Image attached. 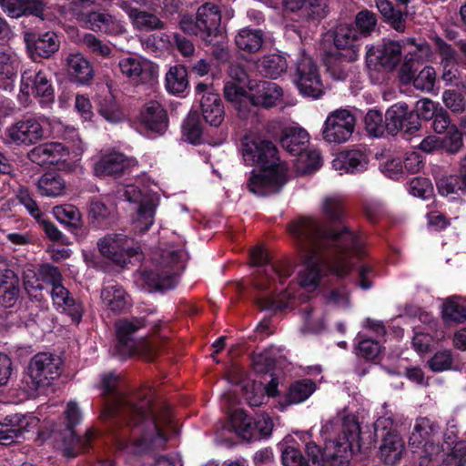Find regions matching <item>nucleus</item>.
Here are the masks:
<instances>
[{
    "label": "nucleus",
    "mask_w": 466,
    "mask_h": 466,
    "mask_svg": "<svg viewBox=\"0 0 466 466\" xmlns=\"http://www.w3.org/2000/svg\"><path fill=\"white\" fill-rule=\"evenodd\" d=\"M289 230L303 259L298 275L299 284L309 291L317 289L324 269L343 278L351 270L352 257L364 254L362 238L345 225L326 230L317 219L302 218L292 222Z\"/></svg>",
    "instance_id": "obj_1"
},
{
    "label": "nucleus",
    "mask_w": 466,
    "mask_h": 466,
    "mask_svg": "<svg viewBox=\"0 0 466 466\" xmlns=\"http://www.w3.org/2000/svg\"><path fill=\"white\" fill-rule=\"evenodd\" d=\"M117 384L118 376L113 372L101 378L102 392L107 396L101 416H119L126 423L115 437L116 449L138 454L163 448L174 428L169 413L153 411L148 400L137 404L139 397L124 394L117 390Z\"/></svg>",
    "instance_id": "obj_2"
},
{
    "label": "nucleus",
    "mask_w": 466,
    "mask_h": 466,
    "mask_svg": "<svg viewBox=\"0 0 466 466\" xmlns=\"http://www.w3.org/2000/svg\"><path fill=\"white\" fill-rule=\"evenodd\" d=\"M320 435L324 441L321 451L313 442L306 443L309 461H305L300 451L293 445L294 440L289 435L279 443L284 466H324V461L339 465L349 460L350 454L360 451V426L354 414L345 411L336 418L326 420L321 427Z\"/></svg>",
    "instance_id": "obj_3"
},
{
    "label": "nucleus",
    "mask_w": 466,
    "mask_h": 466,
    "mask_svg": "<svg viewBox=\"0 0 466 466\" xmlns=\"http://www.w3.org/2000/svg\"><path fill=\"white\" fill-rule=\"evenodd\" d=\"M242 157L249 166H257L248 182L250 192L266 196L279 192L287 181V167L280 162L275 146L260 137L247 136L242 141Z\"/></svg>",
    "instance_id": "obj_4"
},
{
    "label": "nucleus",
    "mask_w": 466,
    "mask_h": 466,
    "mask_svg": "<svg viewBox=\"0 0 466 466\" xmlns=\"http://www.w3.org/2000/svg\"><path fill=\"white\" fill-rule=\"evenodd\" d=\"M253 266L258 268L255 286L268 291V294L258 298V305L261 309L281 310L294 309L300 302L306 301L308 296L304 293L296 294V284H291L287 289H279L289 276V269L282 265L268 262L267 252L260 247H255L250 251Z\"/></svg>",
    "instance_id": "obj_5"
},
{
    "label": "nucleus",
    "mask_w": 466,
    "mask_h": 466,
    "mask_svg": "<svg viewBox=\"0 0 466 466\" xmlns=\"http://www.w3.org/2000/svg\"><path fill=\"white\" fill-rule=\"evenodd\" d=\"M333 43L337 50L327 56V69L335 80L342 81L349 75V69L343 63L353 62L360 56V34L352 25H339L334 30Z\"/></svg>",
    "instance_id": "obj_6"
},
{
    "label": "nucleus",
    "mask_w": 466,
    "mask_h": 466,
    "mask_svg": "<svg viewBox=\"0 0 466 466\" xmlns=\"http://www.w3.org/2000/svg\"><path fill=\"white\" fill-rule=\"evenodd\" d=\"M187 258L186 251L181 248L162 249L154 258L159 272L144 271L140 274V280L147 285L148 290L172 289L177 284V277L184 268Z\"/></svg>",
    "instance_id": "obj_7"
},
{
    "label": "nucleus",
    "mask_w": 466,
    "mask_h": 466,
    "mask_svg": "<svg viewBox=\"0 0 466 466\" xmlns=\"http://www.w3.org/2000/svg\"><path fill=\"white\" fill-rule=\"evenodd\" d=\"M221 13L218 5L207 3L198 8L196 17L183 15L179 25L183 32L200 37L210 44L220 32Z\"/></svg>",
    "instance_id": "obj_8"
},
{
    "label": "nucleus",
    "mask_w": 466,
    "mask_h": 466,
    "mask_svg": "<svg viewBox=\"0 0 466 466\" xmlns=\"http://www.w3.org/2000/svg\"><path fill=\"white\" fill-rule=\"evenodd\" d=\"M146 326L143 319H120L116 323L117 344L116 350L121 357L131 355L149 356L151 343L145 338H136L135 332Z\"/></svg>",
    "instance_id": "obj_9"
},
{
    "label": "nucleus",
    "mask_w": 466,
    "mask_h": 466,
    "mask_svg": "<svg viewBox=\"0 0 466 466\" xmlns=\"http://www.w3.org/2000/svg\"><path fill=\"white\" fill-rule=\"evenodd\" d=\"M97 248L104 258L119 266H125L141 252L140 245L124 231L106 234L98 240Z\"/></svg>",
    "instance_id": "obj_10"
},
{
    "label": "nucleus",
    "mask_w": 466,
    "mask_h": 466,
    "mask_svg": "<svg viewBox=\"0 0 466 466\" xmlns=\"http://www.w3.org/2000/svg\"><path fill=\"white\" fill-rule=\"evenodd\" d=\"M294 83L303 96L319 99L324 95L325 86L319 67L306 54H302L297 62Z\"/></svg>",
    "instance_id": "obj_11"
},
{
    "label": "nucleus",
    "mask_w": 466,
    "mask_h": 466,
    "mask_svg": "<svg viewBox=\"0 0 466 466\" xmlns=\"http://www.w3.org/2000/svg\"><path fill=\"white\" fill-rule=\"evenodd\" d=\"M31 95L39 98L42 105H48L54 101L55 91L52 86L50 73L44 70H25L21 76L19 100L26 104Z\"/></svg>",
    "instance_id": "obj_12"
},
{
    "label": "nucleus",
    "mask_w": 466,
    "mask_h": 466,
    "mask_svg": "<svg viewBox=\"0 0 466 466\" xmlns=\"http://www.w3.org/2000/svg\"><path fill=\"white\" fill-rule=\"evenodd\" d=\"M62 360L50 353L35 355L28 365V377L34 390H44L56 380L61 373Z\"/></svg>",
    "instance_id": "obj_13"
},
{
    "label": "nucleus",
    "mask_w": 466,
    "mask_h": 466,
    "mask_svg": "<svg viewBox=\"0 0 466 466\" xmlns=\"http://www.w3.org/2000/svg\"><path fill=\"white\" fill-rule=\"evenodd\" d=\"M118 198L127 202L137 203V212L132 218L134 230L147 231L154 223L156 206L153 201L133 185H127L117 192Z\"/></svg>",
    "instance_id": "obj_14"
},
{
    "label": "nucleus",
    "mask_w": 466,
    "mask_h": 466,
    "mask_svg": "<svg viewBox=\"0 0 466 466\" xmlns=\"http://www.w3.org/2000/svg\"><path fill=\"white\" fill-rule=\"evenodd\" d=\"M65 419L67 432L60 449L66 457L72 458L79 451L88 447L89 443L96 437V432L92 430H88L83 438H78L75 435L73 428L78 424L82 419L81 410L75 401H69L66 404Z\"/></svg>",
    "instance_id": "obj_15"
},
{
    "label": "nucleus",
    "mask_w": 466,
    "mask_h": 466,
    "mask_svg": "<svg viewBox=\"0 0 466 466\" xmlns=\"http://www.w3.org/2000/svg\"><path fill=\"white\" fill-rule=\"evenodd\" d=\"M29 159L39 166H58L64 170H73V160L67 147L59 142H48L35 147L28 153Z\"/></svg>",
    "instance_id": "obj_16"
},
{
    "label": "nucleus",
    "mask_w": 466,
    "mask_h": 466,
    "mask_svg": "<svg viewBox=\"0 0 466 466\" xmlns=\"http://www.w3.org/2000/svg\"><path fill=\"white\" fill-rule=\"evenodd\" d=\"M354 129V116L349 110L340 108L328 115L321 133L326 142L342 144L350 138Z\"/></svg>",
    "instance_id": "obj_17"
},
{
    "label": "nucleus",
    "mask_w": 466,
    "mask_h": 466,
    "mask_svg": "<svg viewBox=\"0 0 466 466\" xmlns=\"http://www.w3.org/2000/svg\"><path fill=\"white\" fill-rule=\"evenodd\" d=\"M121 74L136 84L154 80L158 75V66L141 56H128L118 62Z\"/></svg>",
    "instance_id": "obj_18"
},
{
    "label": "nucleus",
    "mask_w": 466,
    "mask_h": 466,
    "mask_svg": "<svg viewBox=\"0 0 466 466\" xmlns=\"http://www.w3.org/2000/svg\"><path fill=\"white\" fill-rule=\"evenodd\" d=\"M230 380L232 383L239 385L246 401L251 407H258L266 403L269 398H274L279 394V381L276 378H272L267 386L248 378H242L239 380L231 378Z\"/></svg>",
    "instance_id": "obj_19"
},
{
    "label": "nucleus",
    "mask_w": 466,
    "mask_h": 466,
    "mask_svg": "<svg viewBox=\"0 0 466 466\" xmlns=\"http://www.w3.org/2000/svg\"><path fill=\"white\" fill-rule=\"evenodd\" d=\"M43 122L42 118H25L8 127L5 134L16 145L35 144L44 137Z\"/></svg>",
    "instance_id": "obj_20"
},
{
    "label": "nucleus",
    "mask_w": 466,
    "mask_h": 466,
    "mask_svg": "<svg viewBox=\"0 0 466 466\" xmlns=\"http://www.w3.org/2000/svg\"><path fill=\"white\" fill-rule=\"evenodd\" d=\"M401 54V41H387L377 47H368L366 60L369 66L380 65L386 69L392 70L399 64Z\"/></svg>",
    "instance_id": "obj_21"
},
{
    "label": "nucleus",
    "mask_w": 466,
    "mask_h": 466,
    "mask_svg": "<svg viewBox=\"0 0 466 466\" xmlns=\"http://www.w3.org/2000/svg\"><path fill=\"white\" fill-rule=\"evenodd\" d=\"M370 158L366 150L352 148L338 153L331 162L332 168L343 174H357L366 171Z\"/></svg>",
    "instance_id": "obj_22"
},
{
    "label": "nucleus",
    "mask_w": 466,
    "mask_h": 466,
    "mask_svg": "<svg viewBox=\"0 0 466 466\" xmlns=\"http://www.w3.org/2000/svg\"><path fill=\"white\" fill-rule=\"evenodd\" d=\"M401 44L405 56L400 70V80L406 85L410 83L413 78L412 62L428 59L431 49L426 42L416 43L413 38L401 40Z\"/></svg>",
    "instance_id": "obj_23"
},
{
    "label": "nucleus",
    "mask_w": 466,
    "mask_h": 466,
    "mask_svg": "<svg viewBox=\"0 0 466 466\" xmlns=\"http://www.w3.org/2000/svg\"><path fill=\"white\" fill-rule=\"evenodd\" d=\"M37 423L33 416L13 414L0 422V445H9Z\"/></svg>",
    "instance_id": "obj_24"
},
{
    "label": "nucleus",
    "mask_w": 466,
    "mask_h": 466,
    "mask_svg": "<svg viewBox=\"0 0 466 466\" xmlns=\"http://www.w3.org/2000/svg\"><path fill=\"white\" fill-rule=\"evenodd\" d=\"M137 162L120 152L103 154L94 164V173L97 177L113 176L124 173L137 167Z\"/></svg>",
    "instance_id": "obj_25"
},
{
    "label": "nucleus",
    "mask_w": 466,
    "mask_h": 466,
    "mask_svg": "<svg viewBox=\"0 0 466 466\" xmlns=\"http://www.w3.org/2000/svg\"><path fill=\"white\" fill-rule=\"evenodd\" d=\"M207 84H198V95L202 94L200 106L203 117L210 126L218 127L224 119V106L218 94L208 91Z\"/></svg>",
    "instance_id": "obj_26"
},
{
    "label": "nucleus",
    "mask_w": 466,
    "mask_h": 466,
    "mask_svg": "<svg viewBox=\"0 0 466 466\" xmlns=\"http://www.w3.org/2000/svg\"><path fill=\"white\" fill-rule=\"evenodd\" d=\"M139 121L148 135H162L167 127V113L157 101H150L144 106Z\"/></svg>",
    "instance_id": "obj_27"
},
{
    "label": "nucleus",
    "mask_w": 466,
    "mask_h": 466,
    "mask_svg": "<svg viewBox=\"0 0 466 466\" xmlns=\"http://www.w3.org/2000/svg\"><path fill=\"white\" fill-rule=\"evenodd\" d=\"M81 20L86 28L96 32L115 35L125 32L124 24L106 13L90 12L86 15H83Z\"/></svg>",
    "instance_id": "obj_28"
},
{
    "label": "nucleus",
    "mask_w": 466,
    "mask_h": 466,
    "mask_svg": "<svg viewBox=\"0 0 466 466\" xmlns=\"http://www.w3.org/2000/svg\"><path fill=\"white\" fill-rule=\"evenodd\" d=\"M317 390L316 383L310 379L297 380L290 383L285 395L279 400V407L284 410L290 405L307 400Z\"/></svg>",
    "instance_id": "obj_29"
},
{
    "label": "nucleus",
    "mask_w": 466,
    "mask_h": 466,
    "mask_svg": "<svg viewBox=\"0 0 466 466\" xmlns=\"http://www.w3.org/2000/svg\"><path fill=\"white\" fill-rule=\"evenodd\" d=\"M282 97L283 90L278 84L262 81L256 85L251 95V106L273 107L281 102Z\"/></svg>",
    "instance_id": "obj_30"
},
{
    "label": "nucleus",
    "mask_w": 466,
    "mask_h": 466,
    "mask_svg": "<svg viewBox=\"0 0 466 466\" xmlns=\"http://www.w3.org/2000/svg\"><path fill=\"white\" fill-rule=\"evenodd\" d=\"M50 294L56 309L66 313L75 323L81 320L83 311L81 304L70 296L69 291L63 285H55Z\"/></svg>",
    "instance_id": "obj_31"
},
{
    "label": "nucleus",
    "mask_w": 466,
    "mask_h": 466,
    "mask_svg": "<svg viewBox=\"0 0 466 466\" xmlns=\"http://www.w3.org/2000/svg\"><path fill=\"white\" fill-rule=\"evenodd\" d=\"M36 189L42 197L60 198L66 195L67 183L61 174L47 171L38 177Z\"/></svg>",
    "instance_id": "obj_32"
},
{
    "label": "nucleus",
    "mask_w": 466,
    "mask_h": 466,
    "mask_svg": "<svg viewBox=\"0 0 466 466\" xmlns=\"http://www.w3.org/2000/svg\"><path fill=\"white\" fill-rule=\"evenodd\" d=\"M309 135L298 125L286 127L280 137L282 147L290 154L297 156L308 147Z\"/></svg>",
    "instance_id": "obj_33"
},
{
    "label": "nucleus",
    "mask_w": 466,
    "mask_h": 466,
    "mask_svg": "<svg viewBox=\"0 0 466 466\" xmlns=\"http://www.w3.org/2000/svg\"><path fill=\"white\" fill-rule=\"evenodd\" d=\"M104 307L114 313H120L131 306V299L118 284H110L101 290Z\"/></svg>",
    "instance_id": "obj_34"
},
{
    "label": "nucleus",
    "mask_w": 466,
    "mask_h": 466,
    "mask_svg": "<svg viewBox=\"0 0 466 466\" xmlns=\"http://www.w3.org/2000/svg\"><path fill=\"white\" fill-rule=\"evenodd\" d=\"M20 66L18 56L11 48L0 51V86L5 90L14 87V82Z\"/></svg>",
    "instance_id": "obj_35"
},
{
    "label": "nucleus",
    "mask_w": 466,
    "mask_h": 466,
    "mask_svg": "<svg viewBox=\"0 0 466 466\" xmlns=\"http://www.w3.org/2000/svg\"><path fill=\"white\" fill-rule=\"evenodd\" d=\"M0 5L13 18L34 15L44 19L45 7L39 0H0Z\"/></svg>",
    "instance_id": "obj_36"
},
{
    "label": "nucleus",
    "mask_w": 466,
    "mask_h": 466,
    "mask_svg": "<svg viewBox=\"0 0 466 466\" xmlns=\"http://www.w3.org/2000/svg\"><path fill=\"white\" fill-rule=\"evenodd\" d=\"M245 84L228 81L224 86V96L230 102L242 116L251 106V96H249L244 86Z\"/></svg>",
    "instance_id": "obj_37"
},
{
    "label": "nucleus",
    "mask_w": 466,
    "mask_h": 466,
    "mask_svg": "<svg viewBox=\"0 0 466 466\" xmlns=\"http://www.w3.org/2000/svg\"><path fill=\"white\" fill-rule=\"evenodd\" d=\"M25 41L29 46L32 43L35 52L42 57H49L56 53L60 46L58 35L52 31L39 34L37 38L34 39L31 35H25Z\"/></svg>",
    "instance_id": "obj_38"
},
{
    "label": "nucleus",
    "mask_w": 466,
    "mask_h": 466,
    "mask_svg": "<svg viewBox=\"0 0 466 466\" xmlns=\"http://www.w3.org/2000/svg\"><path fill=\"white\" fill-rule=\"evenodd\" d=\"M265 40L264 34L259 29L245 27L238 31L235 42L238 49L253 54L260 50Z\"/></svg>",
    "instance_id": "obj_39"
},
{
    "label": "nucleus",
    "mask_w": 466,
    "mask_h": 466,
    "mask_svg": "<svg viewBox=\"0 0 466 466\" xmlns=\"http://www.w3.org/2000/svg\"><path fill=\"white\" fill-rule=\"evenodd\" d=\"M256 66L266 76L277 78L286 72L288 61L284 55L269 54L260 58Z\"/></svg>",
    "instance_id": "obj_40"
},
{
    "label": "nucleus",
    "mask_w": 466,
    "mask_h": 466,
    "mask_svg": "<svg viewBox=\"0 0 466 466\" xmlns=\"http://www.w3.org/2000/svg\"><path fill=\"white\" fill-rule=\"evenodd\" d=\"M69 75L79 83H86L93 77L90 62L80 53L70 54L66 59Z\"/></svg>",
    "instance_id": "obj_41"
},
{
    "label": "nucleus",
    "mask_w": 466,
    "mask_h": 466,
    "mask_svg": "<svg viewBox=\"0 0 466 466\" xmlns=\"http://www.w3.org/2000/svg\"><path fill=\"white\" fill-rule=\"evenodd\" d=\"M380 441L379 452L380 459L387 464L397 463L404 452V442L400 434H393Z\"/></svg>",
    "instance_id": "obj_42"
},
{
    "label": "nucleus",
    "mask_w": 466,
    "mask_h": 466,
    "mask_svg": "<svg viewBox=\"0 0 466 466\" xmlns=\"http://www.w3.org/2000/svg\"><path fill=\"white\" fill-rule=\"evenodd\" d=\"M122 8L127 13L137 29L149 31L163 27V22L152 13L129 7L126 4H123Z\"/></svg>",
    "instance_id": "obj_43"
},
{
    "label": "nucleus",
    "mask_w": 466,
    "mask_h": 466,
    "mask_svg": "<svg viewBox=\"0 0 466 466\" xmlns=\"http://www.w3.org/2000/svg\"><path fill=\"white\" fill-rule=\"evenodd\" d=\"M229 430L246 441H251L254 437L253 420L243 410L237 409L229 414Z\"/></svg>",
    "instance_id": "obj_44"
},
{
    "label": "nucleus",
    "mask_w": 466,
    "mask_h": 466,
    "mask_svg": "<svg viewBox=\"0 0 466 466\" xmlns=\"http://www.w3.org/2000/svg\"><path fill=\"white\" fill-rule=\"evenodd\" d=\"M322 165V157L318 149L306 148L296 156L294 167L299 174H310Z\"/></svg>",
    "instance_id": "obj_45"
},
{
    "label": "nucleus",
    "mask_w": 466,
    "mask_h": 466,
    "mask_svg": "<svg viewBox=\"0 0 466 466\" xmlns=\"http://www.w3.org/2000/svg\"><path fill=\"white\" fill-rule=\"evenodd\" d=\"M188 86L187 72L185 66L176 65L166 74V88L167 92L177 95L183 93Z\"/></svg>",
    "instance_id": "obj_46"
},
{
    "label": "nucleus",
    "mask_w": 466,
    "mask_h": 466,
    "mask_svg": "<svg viewBox=\"0 0 466 466\" xmlns=\"http://www.w3.org/2000/svg\"><path fill=\"white\" fill-rule=\"evenodd\" d=\"M376 5L390 25L398 32H404L406 15L399 9H395L389 0H378Z\"/></svg>",
    "instance_id": "obj_47"
},
{
    "label": "nucleus",
    "mask_w": 466,
    "mask_h": 466,
    "mask_svg": "<svg viewBox=\"0 0 466 466\" xmlns=\"http://www.w3.org/2000/svg\"><path fill=\"white\" fill-rule=\"evenodd\" d=\"M442 318L446 322L461 323L466 320V307L457 298L447 299L442 305Z\"/></svg>",
    "instance_id": "obj_48"
},
{
    "label": "nucleus",
    "mask_w": 466,
    "mask_h": 466,
    "mask_svg": "<svg viewBox=\"0 0 466 466\" xmlns=\"http://www.w3.org/2000/svg\"><path fill=\"white\" fill-rule=\"evenodd\" d=\"M436 431V425L428 418L416 420L410 437V444L419 447L423 444Z\"/></svg>",
    "instance_id": "obj_49"
},
{
    "label": "nucleus",
    "mask_w": 466,
    "mask_h": 466,
    "mask_svg": "<svg viewBox=\"0 0 466 466\" xmlns=\"http://www.w3.org/2000/svg\"><path fill=\"white\" fill-rule=\"evenodd\" d=\"M408 113V106L405 103H397L391 106L385 114L387 128L390 132L402 129Z\"/></svg>",
    "instance_id": "obj_50"
},
{
    "label": "nucleus",
    "mask_w": 466,
    "mask_h": 466,
    "mask_svg": "<svg viewBox=\"0 0 466 466\" xmlns=\"http://www.w3.org/2000/svg\"><path fill=\"white\" fill-rule=\"evenodd\" d=\"M433 331L434 330L422 329L420 327H414L412 347L418 354H426L430 351L433 343L442 339L443 336H436V338H434L431 334Z\"/></svg>",
    "instance_id": "obj_51"
},
{
    "label": "nucleus",
    "mask_w": 466,
    "mask_h": 466,
    "mask_svg": "<svg viewBox=\"0 0 466 466\" xmlns=\"http://www.w3.org/2000/svg\"><path fill=\"white\" fill-rule=\"evenodd\" d=\"M99 115L110 124H117L125 119V115L113 98H106L101 101L98 105Z\"/></svg>",
    "instance_id": "obj_52"
},
{
    "label": "nucleus",
    "mask_w": 466,
    "mask_h": 466,
    "mask_svg": "<svg viewBox=\"0 0 466 466\" xmlns=\"http://www.w3.org/2000/svg\"><path fill=\"white\" fill-rule=\"evenodd\" d=\"M183 136L186 139L192 143L200 142L202 136V125L198 113H189L182 126Z\"/></svg>",
    "instance_id": "obj_53"
},
{
    "label": "nucleus",
    "mask_w": 466,
    "mask_h": 466,
    "mask_svg": "<svg viewBox=\"0 0 466 466\" xmlns=\"http://www.w3.org/2000/svg\"><path fill=\"white\" fill-rule=\"evenodd\" d=\"M53 215L58 222L76 227L81 220L79 210L73 205H60L53 208Z\"/></svg>",
    "instance_id": "obj_54"
},
{
    "label": "nucleus",
    "mask_w": 466,
    "mask_h": 466,
    "mask_svg": "<svg viewBox=\"0 0 466 466\" xmlns=\"http://www.w3.org/2000/svg\"><path fill=\"white\" fill-rule=\"evenodd\" d=\"M24 288L27 294L36 300L42 299V280L37 277L32 267H27L23 270Z\"/></svg>",
    "instance_id": "obj_55"
},
{
    "label": "nucleus",
    "mask_w": 466,
    "mask_h": 466,
    "mask_svg": "<svg viewBox=\"0 0 466 466\" xmlns=\"http://www.w3.org/2000/svg\"><path fill=\"white\" fill-rule=\"evenodd\" d=\"M408 191L410 195L427 200L433 197L434 189L431 181L426 177H417L409 182Z\"/></svg>",
    "instance_id": "obj_56"
},
{
    "label": "nucleus",
    "mask_w": 466,
    "mask_h": 466,
    "mask_svg": "<svg viewBox=\"0 0 466 466\" xmlns=\"http://www.w3.org/2000/svg\"><path fill=\"white\" fill-rule=\"evenodd\" d=\"M365 126L368 133L376 137L382 136L387 127L382 113L375 109L366 114Z\"/></svg>",
    "instance_id": "obj_57"
},
{
    "label": "nucleus",
    "mask_w": 466,
    "mask_h": 466,
    "mask_svg": "<svg viewBox=\"0 0 466 466\" xmlns=\"http://www.w3.org/2000/svg\"><path fill=\"white\" fill-rule=\"evenodd\" d=\"M436 80V72L432 66H425L411 79L416 89L430 92L433 89Z\"/></svg>",
    "instance_id": "obj_58"
},
{
    "label": "nucleus",
    "mask_w": 466,
    "mask_h": 466,
    "mask_svg": "<svg viewBox=\"0 0 466 466\" xmlns=\"http://www.w3.org/2000/svg\"><path fill=\"white\" fill-rule=\"evenodd\" d=\"M396 427L397 424L393 420L392 414L386 412L374 422L375 435L379 439H384L393 434H399Z\"/></svg>",
    "instance_id": "obj_59"
},
{
    "label": "nucleus",
    "mask_w": 466,
    "mask_h": 466,
    "mask_svg": "<svg viewBox=\"0 0 466 466\" xmlns=\"http://www.w3.org/2000/svg\"><path fill=\"white\" fill-rule=\"evenodd\" d=\"M323 214L330 220H339L342 217V199L339 196L329 195L322 199Z\"/></svg>",
    "instance_id": "obj_60"
},
{
    "label": "nucleus",
    "mask_w": 466,
    "mask_h": 466,
    "mask_svg": "<svg viewBox=\"0 0 466 466\" xmlns=\"http://www.w3.org/2000/svg\"><path fill=\"white\" fill-rule=\"evenodd\" d=\"M427 365L433 372L448 370L452 365V355L451 350H442L437 351L428 361Z\"/></svg>",
    "instance_id": "obj_61"
},
{
    "label": "nucleus",
    "mask_w": 466,
    "mask_h": 466,
    "mask_svg": "<svg viewBox=\"0 0 466 466\" xmlns=\"http://www.w3.org/2000/svg\"><path fill=\"white\" fill-rule=\"evenodd\" d=\"M274 350V349L267 350L253 356L252 364L256 372H268L273 369L276 361Z\"/></svg>",
    "instance_id": "obj_62"
},
{
    "label": "nucleus",
    "mask_w": 466,
    "mask_h": 466,
    "mask_svg": "<svg viewBox=\"0 0 466 466\" xmlns=\"http://www.w3.org/2000/svg\"><path fill=\"white\" fill-rule=\"evenodd\" d=\"M442 102L453 113H462L466 107L465 98L455 90H445L442 93Z\"/></svg>",
    "instance_id": "obj_63"
},
{
    "label": "nucleus",
    "mask_w": 466,
    "mask_h": 466,
    "mask_svg": "<svg viewBox=\"0 0 466 466\" xmlns=\"http://www.w3.org/2000/svg\"><path fill=\"white\" fill-rule=\"evenodd\" d=\"M445 461L447 466H466V442H456Z\"/></svg>",
    "instance_id": "obj_64"
}]
</instances>
